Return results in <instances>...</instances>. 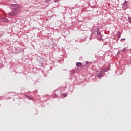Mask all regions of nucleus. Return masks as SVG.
Segmentation results:
<instances>
[{
  "mask_svg": "<svg viewBox=\"0 0 131 131\" xmlns=\"http://www.w3.org/2000/svg\"><path fill=\"white\" fill-rule=\"evenodd\" d=\"M82 63H81V62H77L76 66H77V67H79L81 65H82Z\"/></svg>",
  "mask_w": 131,
  "mask_h": 131,
  "instance_id": "nucleus-3",
  "label": "nucleus"
},
{
  "mask_svg": "<svg viewBox=\"0 0 131 131\" xmlns=\"http://www.w3.org/2000/svg\"><path fill=\"white\" fill-rule=\"evenodd\" d=\"M63 97H67V94H63Z\"/></svg>",
  "mask_w": 131,
  "mask_h": 131,
  "instance_id": "nucleus-9",
  "label": "nucleus"
},
{
  "mask_svg": "<svg viewBox=\"0 0 131 131\" xmlns=\"http://www.w3.org/2000/svg\"><path fill=\"white\" fill-rule=\"evenodd\" d=\"M3 22L6 23L8 22V19L7 18H3Z\"/></svg>",
  "mask_w": 131,
  "mask_h": 131,
  "instance_id": "nucleus-4",
  "label": "nucleus"
},
{
  "mask_svg": "<svg viewBox=\"0 0 131 131\" xmlns=\"http://www.w3.org/2000/svg\"><path fill=\"white\" fill-rule=\"evenodd\" d=\"M19 14V12L18 10H13L11 13H10V16H15L16 15H18Z\"/></svg>",
  "mask_w": 131,
  "mask_h": 131,
  "instance_id": "nucleus-1",
  "label": "nucleus"
},
{
  "mask_svg": "<svg viewBox=\"0 0 131 131\" xmlns=\"http://www.w3.org/2000/svg\"><path fill=\"white\" fill-rule=\"evenodd\" d=\"M26 98H27L28 99H29V100H33V98H32V97H29V96H26Z\"/></svg>",
  "mask_w": 131,
  "mask_h": 131,
  "instance_id": "nucleus-6",
  "label": "nucleus"
},
{
  "mask_svg": "<svg viewBox=\"0 0 131 131\" xmlns=\"http://www.w3.org/2000/svg\"><path fill=\"white\" fill-rule=\"evenodd\" d=\"M99 77H103V73H100L98 75Z\"/></svg>",
  "mask_w": 131,
  "mask_h": 131,
  "instance_id": "nucleus-5",
  "label": "nucleus"
},
{
  "mask_svg": "<svg viewBox=\"0 0 131 131\" xmlns=\"http://www.w3.org/2000/svg\"><path fill=\"white\" fill-rule=\"evenodd\" d=\"M127 48H125L124 49H122V52H123V53H124V52H125L126 51Z\"/></svg>",
  "mask_w": 131,
  "mask_h": 131,
  "instance_id": "nucleus-7",
  "label": "nucleus"
},
{
  "mask_svg": "<svg viewBox=\"0 0 131 131\" xmlns=\"http://www.w3.org/2000/svg\"><path fill=\"white\" fill-rule=\"evenodd\" d=\"M12 7L14 9V10H15L16 11H18V10L20 9V5L18 4H14L12 6Z\"/></svg>",
  "mask_w": 131,
  "mask_h": 131,
  "instance_id": "nucleus-2",
  "label": "nucleus"
},
{
  "mask_svg": "<svg viewBox=\"0 0 131 131\" xmlns=\"http://www.w3.org/2000/svg\"><path fill=\"white\" fill-rule=\"evenodd\" d=\"M128 22H129L131 24V17L128 18Z\"/></svg>",
  "mask_w": 131,
  "mask_h": 131,
  "instance_id": "nucleus-8",
  "label": "nucleus"
}]
</instances>
